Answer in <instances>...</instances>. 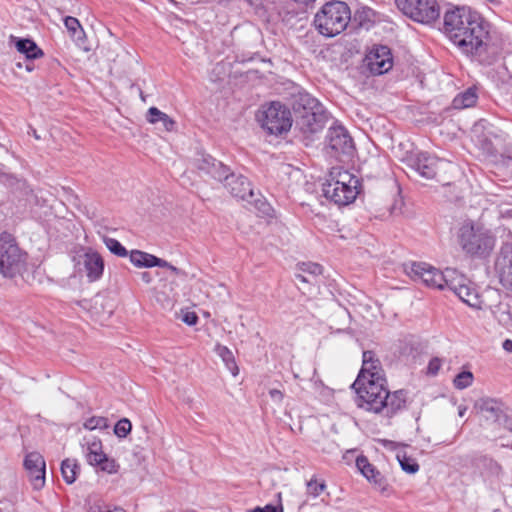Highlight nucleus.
I'll use <instances>...</instances> for the list:
<instances>
[{"mask_svg": "<svg viewBox=\"0 0 512 512\" xmlns=\"http://www.w3.org/2000/svg\"><path fill=\"white\" fill-rule=\"evenodd\" d=\"M503 349L507 352H512V340L510 339H506L504 342H503Z\"/></svg>", "mask_w": 512, "mask_h": 512, "instance_id": "nucleus-49", "label": "nucleus"}, {"mask_svg": "<svg viewBox=\"0 0 512 512\" xmlns=\"http://www.w3.org/2000/svg\"><path fill=\"white\" fill-rule=\"evenodd\" d=\"M468 281L469 280L456 269L446 268L444 270V279L439 290L449 289L456 294L459 288L467 284Z\"/></svg>", "mask_w": 512, "mask_h": 512, "instance_id": "nucleus-25", "label": "nucleus"}, {"mask_svg": "<svg viewBox=\"0 0 512 512\" xmlns=\"http://www.w3.org/2000/svg\"><path fill=\"white\" fill-rule=\"evenodd\" d=\"M474 380V376L472 372L470 371H462L459 374H457L453 380V384L455 388L459 390H463L465 388H468L472 385Z\"/></svg>", "mask_w": 512, "mask_h": 512, "instance_id": "nucleus-34", "label": "nucleus"}, {"mask_svg": "<svg viewBox=\"0 0 512 512\" xmlns=\"http://www.w3.org/2000/svg\"><path fill=\"white\" fill-rule=\"evenodd\" d=\"M467 408L465 406H459L458 408V414L460 417H463L466 413Z\"/></svg>", "mask_w": 512, "mask_h": 512, "instance_id": "nucleus-54", "label": "nucleus"}, {"mask_svg": "<svg viewBox=\"0 0 512 512\" xmlns=\"http://www.w3.org/2000/svg\"><path fill=\"white\" fill-rule=\"evenodd\" d=\"M222 182L233 197L246 202L263 214H269L270 205L260 198L259 193L254 192L246 177L231 173L229 170Z\"/></svg>", "mask_w": 512, "mask_h": 512, "instance_id": "nucleus-8", "label": "nucleus"}, {"mask_svg": "<svg viewBox=\"0 0 512 512\" xmlns=\"http://www.w3.org/2000/svg\"><path fill=\"white\" fill-rule=\"evenodd\" d=\"M487 462L492 473L498 475L501 471L500 465L492 459L487 460Z\"/></svg>", "mask_w": 512, "mask_h": 512, "instance_id": "nucleus-47", "label": "nucleus"}, {"mask_svg": "<svg viewBox=\"0 0 512 512\" xmlns=\"http://www.w3.org/2000/svg\"><path fill=\"white\" fill-rule=\"evenodd\" d=\"M17 51L26 58V62L43 56V51L31 39L14 38Z\"/></svg>", "mask_w": 512, "mask_h": 512, "instance_id": "nucleus-26", "label": "nucleus"}, {"mask_svg": "<svg viewBox=\"0 0 512 512\" xmlns=\"http://www.w3.org/2000/svg\"><path fill=\"white\" fill-rule=\"evenodd\" d=\"M194 166L203 174L222 182L230 170L222 162L217 161L210 155L199 153L194 159Z\"/></svg>", "mask_w": 512, "mask_h": 512, "instance_id": "nucleus-18", "label": "nucleus"}, {"mask_svg": "<svg viewBox=\"0 0 512 512\" xmlns=\"http://www.w3.org/2000/svg\"><path fill=\"white\" fill-rule=\"evenodd\" d=\"M215 352L222 359L225 366L232 373V375L236 376L239 372V369L236 364L233 352L227 346L221 344H217L215 346Z\"/></svg>", "mask_w": 512, "mask_h": 512, "instance_id": "nucleus-30", "label": "nucleus"}, {"mask_svg": "<svg viewBox=\"0 0 512 512\" xmlns=\"http://www.w3.org/2000/svg\"><path fill=\"white\" fill-rule=\"evenodd\" d=\"M397 459L403 471L409 474H415L419 470V464L416 459L407 456L405 453L398 454Z\"/></svg>", "mask_w": 512, "mask_h": 512, "instance_id": "nucleus-32", "label": "nucleus"}, {"mask_svg": "<svg viewBox=\"0 0 512 512\" xmlns=\"http://www.w3.org/2000/svg\"><path fill=\"white\" fill-rule=\"evenodd\" d=\"M141 280L147 284H149L152 281V277L150 273L148 272H142L141 273Z\"/></svg>", "mask_w": 512, "mask_h": 512, "instance_id": "nucleus-50", "label": "nucleus"}, {"mask_svg": "<svg viewBox=\"0 0 512 512\" xmlns=\"http://www.w3.org/2000/svg\"><path fill=\"white\" fill-rule=\"evenodd\" d=\"M257 121L271 135H280L292 126L291 113L280 102L263 105L257 113Z\"/></svg>", "mask_w": 512, "mask_h": 512, "instance_id": "nucleus-7", "label": "nucleus"}, {"mask_svg": "<svg viewBox=\"0 0 512 512\" xmlns=\"http://www.w3.org/2000/svg\"><path fill=\"white\" fill-rule=\"evenodd\" d=\"M269 395L271 399L277 403H281L284 398V394L278 389H271Z\"/></svg>", "mask_w": 512, "mask_h": 512, "instance_id": "nucleus-44", "label": "nucleus"}, {"mask_svg": "<svg viewBox=\"0 0 512 512\" xmlns=\"http://www.w3.org/2000/svg\"><path fill=\"white\" fill-rule=\"evenodd\" d=\"M165 131H172L175 127V121L170 118L167 114L163 116L159 122Z\"/></svg>", "mask_w": 512, "mask_h": 512, "instance_id": "nucleus-43", "label": "nucleus"}, {"mask_svg": "<svg viewBox=\"0 0 512 512\" xmlns=\"http://www.w3.org/2000/svg\"><path fill=\"white\" fill-rule=\"evenodd\" d=\"M326 123V115L323 110L305 111L301 115L298 125L304 133L314 134L320 132Z\"/></svg>", "mask_w": 512, "mask_h": 512, "instance_id": "nucleus-20", "label": "nucleus"}, {"mask_svg": "<svg viewBox=\"0 0 512 512\" xmlns=\"http://www.w3.org/2000/svg\"><path fill=\"white\" fill-rule=\"evenodd\" d=\"M456 240L462 252L473 258H486L495 248L496 235L484 223L464 220L456 231Z\"/></svg>", "mask_w": 512, "mask_h": 512, "instance_id": "nucleus-2", "label": "nucleus"}, {"mask_svg": "<svg viewBox=\"0 0 512 512\" xmlns=\"http://www.w3.org/2000/svg\"><path fill=\"white\" fill-rule=\"evenodd\" d=\"M182 321L189 326H193L198 322V316L195 312L187 311L183 314Z\"/></svg>", "mask_w": 512, "mask_h": 512, "instance_id": "nucleus-42", "label": "nucleus"}, {"mask_svg": "<svg viewBox=\"0 0 512 512\" xmlns=\"http://www.w3.org/2000/svg\"><path fill=\"white\" fill-rule=\"evenodd\" d=\"M84 267L86 276L90 282L97 281L101 278L104 271V261L101 255L94 251H88L84 254Z\"/></svg>", "mask_w": 512, "mask_h": 512, "instance_id": "nucleus-21", "label": "nucleus"}, {"mask_svg": "<svg viewBox=\"0 0 512 512\" xmlns=\"http://www.w3.org/2000/svg\"><path fill=\"white\" fill-rule=\"evenodd\" d=\"M27 253L23 251L15 237L7 232H0V275L14 278L26 270Z\"/></svg>", "mask_w": 512, "mask_h": 512, "instance_id": "nucleus-6", "label": "nucleus"}, {"mask_svg": "<svg viewBox=\"0 0 512 512\" xmlns=\"http://www.w3.org/2000/svg\"><path fill=\"white\" fill-rule=\"evenodd\" d=\"M82 451L89 465L99 467L108 474H116L120 465L113 458H109L103 451L102 442L95 436H85L81 442Z\"/></svg>", "mask_w": 512, "mask_h": 512, "instance_id": "nucleus-11", "label": "nucleus"}, {"mask_svg": "<svg viewBox=\"0 0 512 512\" xmlns=\"http://www.w3.org/2000/svg\"><path fill=\"white\" fill-rule=\"evenodd\" d=\"M106 509L100 507V506H91L89 509V512H98V511H105Z\"/></svg>", "mask_w": 512, "mask_h": 512, "instance_id": "nucleus-53", "label": "nucleus"}, {"mask_svg": "<svg viewBox=\"0 0 512 512\" xmlns=\"http://www.w3.org/2000/svg\"><path fill=\"white\" fill-rule=\"evenodd\" d=\"M296 279L304 283L310 282V279L304 276L303 274H296Z\"/></svg>", "mask_w": 512, "mask_h": 512, "instance_id": "nucleus-51", "label": "nucleus"}, {"mask_svg": "<svg viewBox=\"0 0 512 512\" xmlns=\"http://www.w3.org/2000/svg\"><path fill=\"white\" fill-rule=\"evenodd\" d=\"M250 512H277V507L271 504H268L264 507H256L252 509Z\"/></svg>", "mask_w": 512, "mask_h": 512, "instance_id": "nucleus-46", "label": "nucleus"}, {"mask_svg": "<svg viewBox=\"0 0 512 512\" xmlns=\"http://www.w3.org/2000/svg\"><path fill=\"white\" fill-rule=\"evenodd\" d=\"M64 25L69 32L70 37L77 43L82 44L85 39V31L81 26L79 20L72 16L64 18Z\"/></svg>", "mask_w": 512, "mask_h": 512, "instance_id": "nucleus-28", "label": "nucleus"}, {"mask_svg": "<svg viewBox=\"0 0 512 512\" xmlns=\"http://www.w3.org/2000/svg\"><path fill=\"white\" fill-rule=\"evenodd\" d=\"M98 512H126V511L121 507H114L112 509H106L105 511H98Z\"/></svg>", "mask_w": 512, "mask_h": 512, "instance_id": "nucleus-52", "label": "nucleus"}, {"mask_svg": "<svg viewBox=\"0 0 512 512\" xmlns=\"http://www.w3.org/2000/svg\"><path fill=\"white\" fill-rule=\"evenodd\" d=\"M24 467L28 473L31 485L40 490L45 485V460L38 452H30L24 459Z\"/></svg>", "mask_w": 512, "mask_h": 512, "instance_id": "nucleus-16", "label": "nucleus"}, {"mask_svg": "<svg viewBox=\"0 0 512 512\" xmlns=\"http://www.w3.org/2000/svg\"><path fill=\"white\" fill-rule=\"evenodd\" d=\"M351 19L349 6L342 1H330L315 14L316 30L325 37H334L342 33Z\"/></svg>", "mask_w": 512, "mask_h": 512, "instance_id": "nucleus-5", "label": "nucleus"}, {"mask_svg": "<svg viewBox=\"0 0 512 512\" xmlns=\"http://www.w3.org/2000/svg\"><path fill=\"white\" fill-rule=\"evenodd\" d=\"M465 56L481 63L489 62L491 35L489 23L479 14L458 40L452 42Z\"/></svg>", "mask_w": 512, "mask_h": 512, "instance_id": "nucleus-3", "label": "nucleus"}, {"mask_svg": "<svg viewBox=\"0 0 512 512\" xmlns=\"http://www.w3.org/2000/svg\"><path fill=\"white\" fill-rule=\"evenodd\" d=\"M479 13L466 6H456L444 13L443 31L451 42L458 40Z\"/></svg>", "mask_w": 512, "mask_h": 512, "instance_id": "nucleus-9", "label": "nucleus"}, {"mask_svg": "<svg viewBox=\"0 0 512 512\" xmlns=\"http://www.w3.org/2000/svg\"><path fill=\"white\" fill-rule=\"evenodd\" d=\"M131 428V422L128 419L123 418L116 423L114 433L118 437H126L130 433Z\"/></svg>", "mask_w": 512, "mask_h": 512, "instance_id": "nucleus-39", "label": "nucleus"}, {"mask_svg": "<svg viewBox=\"0 0 512 512\" xmlns=\"http://www.w3.org/2000/svg\"><path fill=\"white\" fill-rule=\"evenodd\" d=\"M104 243L109 251L118 257H126L128 251L126 248L115 238L106 237Z\"/></svg>", "mask_w": 512, "mask_h": 512, "instance_id": "nucleus-35", "label": "nucleus"}, {"mask_svg": "<svg viewBox=\"0 0 512 512\" xmlns=\"http://www.w3.org/2000/svg\"><path fill=\"white\" fill-rule=\"evenodd\" d=\"M477 99L478 96L476 90L474 88H468L464 92L458 94L453 99L452 104L455 109H464L474 106Z\"/></svg>", "mask_w": 512, "mask_h": 512, "instance_id": "nucleus-29", "label": "nucleus"}, {"mask_svg": "<svg viewBox=\"0 0 512 512\" xmlns=\"http://www.w3.org/2000/svg\"><path fill=\"white\" fill-rule=\"evenodd\" d=\"M475 408L487 420L497 421L503 414L502 402L488 397L480 398L475 403Z\"/></svg>", "mask_w": 512, "mask_h": 512, "instance_id": "nucleus-23", "label": "nucleus"}, {"mask_svg": "<svg viewBox=\"0 0 512 512\" xmlns=\"http://www.w3.org/2000/svg\"><path fill=\"white\" fill-rule=\"evenodd\" d=\"M33 135L36 139H39L40 137L37 135L36 131L34 130Z\"/></svg>", "mask_w": 512, "mask_h": 512, "instance_id": "nucleus-55", "label": "nucleus"}, {"mask_svg": "<svg viewBox=\"0 0 512 512\" xmlns=\"http://www.w3.org/2000/svg\"><path fill=\"white\" fill-rule=\"evenodd\" d=\"M442 366V360L438 357L432 358L427 366V374L435 376Z\"/></svg>", "mask_w": 512, "mask_h": 512, "instance_id": "nucleus-41", "label": "nucleus"}, {"mask_svg": "<svg viewBox=\"0 0 512 512\" xmlns=\"http://www.w3.org/2000/svg\"><path fill=\"white\" fill-rule=\"evenodd\" d=\"M16 67H18L19 69L25 68V70L28 72H32L34 70V65L32 61L26 62V58H24L23 61H18L16 63Z\"/></svg>", "mask_w": 512, "mask_h": 512, "instance_id": "nucleus-45", "label": "nucleus"}, {"mask_svg": "<svg viewBox=\"0 0 512 512\" xmlns=\"http://www.w3.org/2000/svg\"><path fill=\"white\" fill-rule=\"evenodd\" d=\"M130 262L138 268H151L157 265H166L165 260L141 250H132L129 253Z\"/></svg>", "mask_w": 512, "mask_h": 512, "instance_id": "nucleus-24", "label": "nucleus"}, {"mask_svg": "<svg viewBox=\"0 0 512 512\" xmlns=\"http://www.w3.org/2000/svg\"><path fill=\"white\" fill-rule=\"evenodd\" d=\"M326 483L325 481H318L316 476H313L309 481L306 483L307 488V494L312 496L313 498L318 497L321 495L325 489H326Z\"/></svg>", "mask_w": 512, "mask_h": 512, "instance_id": "nucleus-33", "label": "nucleus"}, {"mask_svg": "<svg viewBox=\"0 0 512 512\" xmlns=\"http://www.w3.org/2000/svg\"><path fill=\"white\" fill-rule=\"evenodd\" d=\"M450 165L449 162L430 155L427 152H420L413 161L412 167L424 178L433 179L439 170Z\"/></svg>", "mask_w": 512, "mask_h": 512, "instance_id": "nucleus-17", "label": "nucleus"}, {"mask_svg": "<svg viewBox=\"0 0 512 512\" xmlns=\"http://www.w3.org/2000/svg\"><path fill=\"white\" fill-rule=\"evenodd\" d=\"M165 114L166 113L160 111L158 108L151 107L147 112V120L152 124H157L160 122L161 118L165 116Z\"/></svg>", "mask_w": 512, "mask_h": 512, "instance_id": "nucleus-40", "label": "nucleus"}, {"mask_svg": "<svg viewBox=\"0 0 512 512\" xmlns=\"http://www.w3.org/2000/svg\"><path fill=\"white\" fill-rule=\"evenodd\" d=\"M356 466L369 482L376 485L382 491L386 489V481L384 477L372 464L369 463L365 456L357 457Z\"/></svg>", "mask_w": 512, "mask_h": 512, "instance_id": "nucleus-22", "label": "nucleus"}, {"mask_svg": "<svg viewBox=\"0 0 512 512\" xmlns=\"http://www.w3.org/2000/svg\"><path fill=\"white\" fill-rule=\"evenodd\" d=\"M404 270L412 280L421 281L427 287L433 289H440L444 279V271L425 262L405 264Z\"/></svg>", "mask_w": 512, "mask_h": 512, "instance_id": "nucleus-12", "label": "nucleus"}, {"mask_svg": "<svg viewBox=\"0 0 512 512\" xmlns=\"http://www.w3.org/2000/svg\"><path fill=\"white\" fill-rule=\"evenodd\" d=\"M327 146L335 155L349 154L353 150V141L347 130L342 126L331 127L328 130Z\"/></svg>", "mask_w": 512, "mask_h": 512, "instance_id": "nucleus-19", "label": "nucleus"}, {"mask_svg": "<svg viewBox=\"0 0 512 512\" xmlns=\"http://www.w3.org/2000/svg\"><path fill=\"white\" fill-rule=\"evenodd\" d=\"M329 180L323 185V195L338 206H346L355 201L359 194V180L349 171L334 167Z\"/></svg>", "mask_w": 512, "mask_h": 512, "instance_id": "nucleus-4", "label": "nucleus"}, {"mask_svg": "<svg viewBox=\"0 0 512 512\" xmlns=\"http://www.w3.org/2000/svg\"><path fill=\"white\" fill-rule=\"evenodd\" d=\"M78 472L79 466L77 465L76 460L65 459L62 461L61 473L64 481L67 484H72L75 482Z\"/></svg>", "mask_w": 512, "mask_h": 512, "instance_id": "nucleus-31", "label": "nucleus"}, {"mask_svg": "<svg viewBox=\"0 0 512 512\" xmlns=\"http://www.w3.org/2000/svg\"><path fill=\"white\" fill-rule=\"evenodd\" d=\"M165 264H166V265H157V266H158V267H162V268H167V269H169L172 273H174L175 275H181V274H183V272H182L180 269H178L177 267L173 266L172 264H170V263H169V262H167L166 260H165Z\"/></svg>", "mask_w": 512, "mask_h": 512, "instance_id": "nucleus-48", "label": "nucleus"}, {"mask_svg": "<svg viewBox=\"0 0 512 512\" xmlns=\"http://www.w3.org/2000/svg\"><path fill=\"white\" fill-rule=\"evenodd\" d=\"M398 9L413 21L431 24L440 16L437 0H395Z\"/></svg>", "mask_w": 512, "mask_h": 512, "instance_id": "nucleus-10", "label": "nucleus"}, {"mask_svg": "<svg viewBox=\"0 0 512 512\" xmlns=\"http://www.w3.org/2000/svg\"><path fill=\"white\" fill-rule=\"evenodd\" d=\"M299 270L303 273L316 277L322 274L323 268L320 264L314 262H302L298 264Z\"/></svg>", "mask_w": 512, "mask_h": 512, "instance_id": "nucleus-37", "label": "nucleus"}, {"mask_svg": "<svg viewBox=\"0 0 512 512\" xmlns=\"http://www.w3.org/2000/svg\"><path fill=\"white\" fill-rule=\"evenodd\" d=\"M362 358V368L354 381L356 385H360L361 382H371V380L379 382L387 381L381 362L373 351H364Z\"/></svg>", "mask_w": 512, "mask_h": 512, "instance_id": "nucleus-13", "label": "nucleus"}, {"mask_svg": "<svg viewBox=\"0 0 512 512\" xmlns=\"http://www.w3.org/2000/svg\"><path fill=\"white\" fill-rule=\"evenodd\" d=\"M365 60L370 72L375 75L387 73L393 66L391 51L384 45L373 47Z\"/></svg>", "mask_w": 512, "mask_h": 512, "instance_id": "nucleus-14", "label": "nucleus"}, {"mask_svg": "<svg viewBox=\"0 0 512 512\" xmlns=\"http://www.w3.org/2000/svg\"><path fill=\"white\" fill-rule=\"evenodd\" d=\"M356 392V404L359 408L391 419L405 408L406 392L397 390L390 392L386 382L371 380L352 384Z\"/></svg>", "mask_w": 512, "mask_h": 512, "instance_id": "nucleus-1", "label": "nucleus"}, {"mask_svg": "<svg viewBox=\"0 0 512 512\" xmlns=\"http://www.w3.org/2000/svg\"><path fill=\"white\" fill-rule=\"evenodd\" d=\"M83 427L91 431L96 429L104 430L109 427V424L107 418L102 416H93L83 423Z\"/></svg>", "mask_w": 512, "mask_h": 512, "instance_id": "nucleus-36", "label": "nucleus"}, {"mask_svg": "<svg viewBox=\"0 0 512 512\" xmlns=\"http://www.w3.org/2000/svg\"><path fill=\"white\" fill-rule=\"evenodd\" d=\"M455 295H457L461 301H463L472 308H483V301L476 292L475 288L471 285L470 281H468L467 284L459 288V291L456 292Z\"/></svg>", "mask_w": 512, "mask_h": 512, "instance_id": "nucleus-27", "label": "nucleus"}, {"mask_svg": "<svg viewBox=\"0 0 512 512\" xmlns=\"http://www.w3.org/2000/svg\"><path fill=\"white\" fill-rule=\"evenodd\" d=\"M301 104L303 105L304 112L312 111V110H322V106L318 102L317 99L310 96L309 94H304L300 96Z\"/></svg>", "mask_w": 512, "mask_h": 512, "instance_id": "nucleus-38", "label": "nucleus"}, {"mask_svg": "<svg viewBox=\"0 0 512 512\" xmlns=\"http://www.w3.org/2000/svg\"><path fill=\"white\" fill-rule=\"evenodd\" d=\"M495 272L502 287L512 292V244L501 248L495 261Z\"/></svg>", "mask_w": 512, "mask_h": 512, "instance_id": "nucleus-15", "label": "nucleus"}]
</instances>
